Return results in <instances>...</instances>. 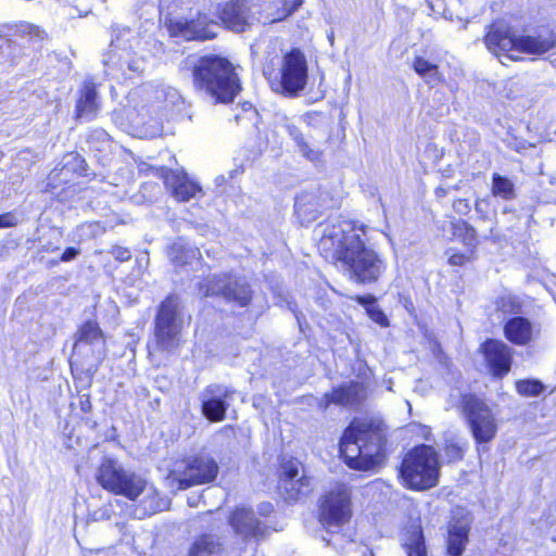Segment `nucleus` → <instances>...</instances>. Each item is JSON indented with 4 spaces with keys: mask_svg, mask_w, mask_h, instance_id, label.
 Wrapping results in <instances>:
<instances>
[{
    "mask_svg": "<svg viewBox=\"0 0 556 556\" xmlns=\"http://www.w3.org/2000/svg\"><path fill=\"white\" fill-rule=\"evenodd\" d=\"M80 409L84 413H88L91 409V402L88 395H84L80 399Z\"/></svg>",
    "mask_w": 556,
    "mask_h": 556,
    "instance_id": "obj_47",
    "label": "nucleus"
},
{
    "mask_svg": "<svg viewBox=\"0 0 556 556\" xmlns=\"http://www.w3.org/2000/svg\"><path fill=\"white\" fill-rule=\"evenodd\" d=\"M106 354L105 336L96 320H87L75 333L73 355L99 364Z\"/></svg>",
    "mask_w": 556,
    "mask_h": 556,
    "instance_id": "obj_12",
    "label": "nucleus"
},
{
    "mask_svg": "<svg viewBox=\"0 0 556 556\" xmlns=\"http://www.w3.org/2000/svg\"><path fill=\"white\" fill-rule=\"evenodd\" d=\"M86 556H115L112 548L90 551Z\"/></svg>",
    "mask_w": 556,
    "mask_h": 556,
    "instance_id": "obj_45",
    "label": "nucleus"
},
{
    "mask_svg": "<svg viewBox=\"0 0 556 556\" xmlns=\"http://www.w3.org/2000/svg\"><path fill=\"white\" fill-rule=\"evenodd\" d=\"M321 205L314 192H303L294 203V210L302 223H309L317 218Z\"/></svg>",
    "mask_w": 556,
    "mask_h": 556,
    "instance_id": "obj_28",
    "label": "nucleus"
},
{
    "mask_svg": "<svg viewBox=\"0 0 556 556\" xmlns=\"http://www.w3.org/2000/svg\"><path fill=\"white\" fill-rule=\"evenodd\" d=\"M488 49L498 59L517 61L520 53L542 55L556 47V34L541 31L536 35L515 36L510 27L496 23L493 24L486 36Z\"/></svg>",
    "mask_w": 556,
    "mask_h": 556,
    "instance_id": "obj_4",
    "label": "nucleus"
},
{
    "mask_svg": "<svg viewBox=\"0 0 556 556\" xmlns=\"http://www.w3.org/2000/svg\"><path fill=\"white\" fill-rule=\"evenodd\" d=\"M217 473V463L210 456L200 455L185 459L168 473L166 480L170 488L186 490L193 485L213 482Z\"/></svg>",
    "mask_w": 556,
    "mask_h": 556,
    "instance_id": "obj_9",
    "label": "nucleus"
},
{
    "mask_svg": "<svg viewBox=\"0 0 556 556\" xmlns=\"http://www.w3.org/2000/svg\"><path fill=\"white\" fill-rule=\"evenodd\" d=\"M421 430L425 437L429 433V429L427 427H421Z\"/></svg>",
    "mask_w": 556,
    "mask_h": 556,
    "instance_id": "obj_49",
    "label": "nucleus"
},
{
    "mask_svg": "<svg viewBox=\"0 0 556 556\" xmlns=\"http://www.w3.org/2000/svg\"><path fill=\"white\" fill-rule=\"evenodd\" d=\"M103 64L108 68V75L117 77V72L126 75V70L132 73L142 72L144 62L141 58H136L130 49L122 47L119 38H116L112 40Z\"/></svg>",
    "mask_w": 556,
    "mask_h": 556,
    "instance_id": "obj_15",
    "label": "nucleus"
},
{
    "mask_svg": "<svg viewBox=\"0 0 556 556\" xmlns=\"http://www.w3.org/2000/svg\"><path fill=\"white\" fill-rule=\"evenodd\" d=\"M4 39L0 36V41H3Z\"/></svg>",
    "mask_w": 556,
    "mask_h": 556,
    "instance_id": "obj_54",
    "label": "nucleus"
},
{
    "mask_svg": "<svg viewBox=\"0 0 556 556\" xmlns=\"http://www.w3.org/2000/svg\"><path fill=\"white\" fill-rule=\"evenodd\" d=\"M505 337L516 345H526L530 343L540 333L536 328L526 317H513L504 326Z\"/></svg>",
    "mask_w": 556,
    "mask_h": 556,
    "instance_id": "obj_23",
    "label": "nucleus"
},
{
    "mask_svg": "<svg viewBox=\"0 0 556 556\" xmlns=\"http://www.w3.org/2000/svg\"><path fill=\"white\" fill-rule=\"evenodd\" d=\"M264 75L274 91L295 97L304 90L307 84L306 58L299 49H292L281 58L278 70L265 66Z\"/></svg>",
    "mask_w": 556,
    "mask_h": 556,
    "instance_id": "obj_7",
    "label": "nucleus"
},
{
    "mask_svg": "<svg viewBox=\"0 0 556 556\" xmlns=\"http://www.w3.org/2000/svg\"><path fill=\"white\" fill-rule=\"evenodd\" d=\"M464 412L476 441L479 443L490 442L497 430L491 409L479 399L466 396L464 399Z\"/></svg>",
    "mask_w": 556,
    "mask_h": 556,
    "instance_id": "obj_13",
    "label": "nucleus"
},
{
    "mask_svg": "<svg viewBox=\"0 0 556 556\" xmlns=\"http://www.w3.org/2000/svg\"><path fill=\"white\" fill-rule=\"evenodd\" d=\"M218 25L208 21L205 15H199L192 21H176L170 23L169 30L174 36L186 40H207L216 36Z\"/></svg>",
    "mask_w": 556,
    "mask_h": 556,
    "instance_id": "obj_19",
    "label": "nucleus"
},
{
    "mask_svg": "<svg viewBox=\"0 0 556 556\" xmlns=\"http://www.w3.org/2000/svg\"><path fill=\"white\" fill-rule=\"evenodd\" d=\"M67 159L73 160L75 162L74 169L79 170V173L83 174V172L85 170V165H86L85 160H83L77 154H70V155H67Z\"/></svg>",
    "mask_w": 556,
    "mask_h": 556,
    "instance_id": "obj_44",
    "label": "nucleus"
},
{
    "mask_svg": "<svg viewBox=\"0 0 556 556\" xmlns=\"http://www.w3.org/2000/svg\"><path fill=\"white\" fill-rule=\"evenodd\" d=\"M439 472L438 454L429 445H419L408 452L400 468L403 484L417 491L435 486L439 481Z\"/></svg>",
    "mask_w": 556,
    "mask_h": 556,
    "instance_id": "obj_6",
    "label": "nucleus"
},
{
    "mask_svg": "<svg viewBox=\"0 0 556 556\" xmlns=\"http://www.w3.org/2000/svg\"><path fill=\"white\" fill-rule=\"evenodd\" d=\"M233 394V391L224 386H208L202 392V413L213 422L224 420L225 413L229 406L227 400Z\"/></svg>",
    "mask_w": 556,
    "mask_h": 556,
    "instance_id": "obj_17",
    "label": "nucleus"
},
{
    "mask_svg": "<svg viewBox=\"0 0 556 556\" xmlns=\"http://www.w3.org/2000/svg\"><path fill=\"white\" fill-rule=\"evenodd\" d=\"M340 556H345V555H340Z\"/></svg>",
    "mask_w": 556,
    "mask_h": 556,
    "instance_id": "obj_55",
    "label": "nucleus"
},
{
    "mask_svg": "<svg viewBox=\"0 0 556 556\" xmlns=\"http://www.w3.org/2000/svg\"><path fill=\"white\" fill-rule=\"evenodd\" d=\"M162 177L167 191L179 202H188L203 195L199 182L191 179L184 169H163Z\"/></svg>",
    "mask_w": 556,
    "mask_h": 556,
    "instance_id": "obj_16",
    "label": "nucleus"
},
{
    "mask_svg": "<svg viewBox=\"0 0 556 556\" xmlns=\"http://www.w3.org/2000/svg\"><path fill=\"white\" fill-rule=\"evenodd\" d=\"M413 67L415 72L426 80L427 84L437 85L442 80L438 65L421 56H417L414 60Z\"/></svg>",
    "mask_w": 556,
    "mask_h": 556,
    "instance_id": "obj_31",
    "label": "nucleus"
},
{
    "mask_svg": "<svg viewBox=\"0 0 556 556\" xmlns=\"http://www.w3.org/2000/svg\"><path fill=\"white\" fill-rule=\"evenodd\" d=\"M279 486L290 500L295 501L311 492L312 479L305 475L302 464L291 458L281 464Z\"/></svg>",
    "mask_w": 556,
    "mask_h": 556,
    "instance_id": "obj_14",
    "label": "nucleus"
},
{
    "mask_svg": "<svg viewBox=\"0 0 556 556\" xmlns=\"http://www.w3.org/2000/svg\"><path fill=\"white\" fill-rule=\"evenodd\" d=\"M224 547L219 538L213 534H203L194 540L189 556H223Z\"/></svg>",
    "mask_w": 556,
    "mask_h": 556,
    "instance_id": "obj_29",
    "label": "nucleus"
},
{
    "mask_svg": "<svg viewBox=\"0 0 556 556\" xmlns=\"http://www.w3.org/2000/svg\"><path fill=\"white\" fill-rule=\"evenodd\" d=\"M79 250L77 248H67L61 255V262H71L79 255Z\"/></svg>",
    "mask_w": 556,
    "mask_h": 556,
    "instance_id": "obj_41",
    "label": "nucleus"
},
{
    "mask_svg": "<svg viewBox=\"0 0 556 556\" xmlns=\"http://www.w3.org/2000/svg\"><path fill=\"white\" fill-rule=\"evenodd\" d=\"M453 207L459 214H467L470 211L468 201L462 199L455 201Z\"/></svg>",
    "mask_w": 556,
    "mask_h": 556,
    "instance_id": "obj_42",
    "label": "nucleus"
},
{
    "mask_svg": "<svg viewBox=\"0 0 556 556\" xmlns=\"http://www.w3.org/2000/svg\"><path fill=\"white\" fill-rule=\"evenodd\" d=\"M99 110V102L93 83H86L84 85L81 96L76 105V117L92 119Z\"/></svg>",
    "mask_w": 556,
    "mask_h": 556,
    "instance_id": "obj_27",
    "label": "nucleus"
},
{
    "mask_svg": "<svg viewBox=\"0 0 556 556\" xmlns=\"http://www.w3.org/2000/svg\"><path fill=\"white\" fill-rule=\"evenodd\" d=\"M386 429L380 420L354 419L340 441V453L349 467L371 470L384 460Z\"/></svg>",
    "mask_w": 556,
    "mask_h": 556,
    "instance_id": "obj_2",
    "label": "nucleus"
},
{
    "mask_svg": "<svg viewBox=\"0 0 556 556\" xmlns=\"http://www.w3.org/2000/svg\"><path fill=\"white\" fill-rule=\"evenodd\" d=\"M222 22L233 31H244L254 20L252 0H231L220 11Z\"/></svg>",
    "mask_w": 556,
    "mask_h": 556,
    "instance_id": "obj_21",
    "label": "nucleus"
},
{
    "mask_svg": "<svg viewBox=\"0 0 556 556\" xmlns=\"http://www.w3.org/2000/svg\"><path fill=\"white\" fill-rule=\"evenodd\" d=\"M163 93L165 94V102H167L168 104L177 105L181 102L180 96L174 88L168 87L167 89L163 90Z\"/></svg>",
    "mask_w": 556,
    "mask_h": 556,
    "instance_id": "obj_40",
    "label": "nucleus"
},
{
    "mask_svg": "<svg viewBox=\"0 0 556 556\" xmlns=\"http://www.w3.org/2000/svg\"><path fill=\"white\" fill-rule=\"evenodd\" d=\"M445 454L450 458V460H457L463 457L464 448L460 444L456 442H448L445 445Z\"/></svg>",
    "mask_w": 556,
    "mask_h": 556,
    "instance_id": "obj_38",
    "label": "nucleus"
},
{
    "mask_svg": "<svg viewBox=\"0 0 556 556\" xmlns=\"http://www.w3.org/2000/svg\"><path fill=\"white\" fill-rule=\"evenodd\" d=\"M13 216L10 214L0 215V228L13 226Z\"/></svg>",
    "mask_w": 556,
    "mask_h": 556,
    "instance_id": "obj_46",
    "label": "nucleus"
},
{
    "mask_svg": "<svg viewBox=\"0 0 556 556\" xmlns=\"http://www.w3.org/2000/svg\"><path fill=\"white\" fill-rule=\"evenodd\" d=\"M363 556H374V554L369 552L368 554H364Z\"/></svg>",
    "mask_w": 556,
    "mask_h": 556,
    "instance_id": "obj_53",
    "label": "nucleus"
},
{
    "mask_svg": "<svg viewBox=\"0 0 556 556\" xmlns=\"http://www.w3.org/2000/svg\"><path fill=\"white\" fill-rule=\"evenodd\" d=\"M448 228L452 236L460 239L466 245L471 247L476 243V231L465 220H451L448 223Z\"/></svg>",
    "mask_w": 556,
    "mask_h": 556,
    "instance_id": "obj_33",
    "label": "nucleus"
},
{
    "mask_svg": "<svg viewBox=\"0 0 556 556\" xmlns=\"http://www.w3.org/2000/svg\"><path fill=\"white\" fill-rule=\"evenodd\" d=\"M437 193H438V194H443V193H444V191H443V190H437Z\"/></svg>",
    "mask_w": 556,
    "mask_h": 556,
    "instance_id": "obj_52",
    "label": "nucleus"
},
{
    "mask_svg": "<svg viewBox=\"0 0 556 556\" xmlns=\"http://www.w3.org/2000/svg\"><path fill=\"white\" fill-rule=\"evenodd\" d=\"M403 545L408 556H427L425 538L419 520H412L405 527Z\"/></svg>",
    "mask_w": 556,
    "mask_h": 556,
    "instance_id": "obj_26",
    "label": "nucleus"
},
{
    "mask_svg": "<svg viewBox=\"0 0 556 556\" xmlns=\"http://www.w3.org/2000/svg\"><path fill=\"white\" fill-rule=\"evenodd\" d=\"M88 227H90V228H97V229H98V228H100V226H99L98 224H90V225H88Z\"/></svg>",
    "mask_w": 556,
    "mask_h": 556,
    "instance_id": "obj_50",
    "label": "nucleus"
},
{
    "mask_svg": "<svg viewBox=\"0 0 556 556\" xmlns=\"http://www.w3.org/2000/svg\"><path fill=\"white\" fill-rule=\"evenodd\" d=\"M366 397V389L363 383L351 382L332 390L324 396V407H328L330 403L339 405H356Z\"/></svg>",
    "mask_w": 556,
    "mask_h": 556,
    "instance_id": "obj_24",
    "label": "nucleus"
},
{
    "mask_svg": "<svg viewBox=\"0 0 556 556\" xmlns=\"http://www.w3.org/2000/svg\"><path fill=\"white\" fill-rule=\"evenodd\" d=\"M181 329L177 296H168L162 302L155 318L154 340L160 351H172L178 346Z\"/></svg>",
    "mask_w": 556,
    "mask_h": 556,
    "instance_id": "obj_11",
    "label": "nucleus"
},
{
    "mask_svg": "<svg viewBox=\"0 0 556 556\" xmlns=\"http://www.w3.org/2000/svg\"><path fill=\"white\" fill-rule=\"evenodd\" d=\"M282 121L285 129L294 140L299 152L311 162L319 161L321 157V151L319 149L311 148L302 131L294 124H292L289 118L283 117Z\"/></svg>",
    "mask_w": 556,
    "mask_h": 556,
    "instance_id": "obj_30",
    "label": "nucleus"
},
{
    "mask_svg": "<svg viewBox=\"0 0 556 556\" xmlns=\"http://www.w3.org/2000/svg\"><path fill=\"white\" fill-rule=\"evenodd\" d=\"M352 516V491L349 485L337 483L320 497L319 521L328 534L323 539L327 546L349 553L353 540L344 532V527L349 525Z\"/></svg>",
    "mask_w": 556,
    "mask_h": 556,
    "instance_id": "obj_3",
    "label": "nucleus"
},
{
    "mask_svg": "<svg viewBox=\"0 0 556 556\" xmlns=\"http://www.w3.org/2000/svg\"><path fill=\"white\" fill-rule=\"evenodd\" d=\"M492 192L494 195L505 200L513 199L515 197L514 184L508 178L494 174L492 178Z\"/></svg>",
    "mask_w": 556,
    "mask_h": 556,
    "instance_id": "obj_34",
    "label": "nucleus"
},
{
    "mask_svg": "<svg viewBox=\"0 0 556 556\" xmlns=\"http://www.w3.org/2000/svg\"><path fill=\"white\" fill-rule=\"evenodd\" d=\"M437 193H438V194H443V193H444V191H443V190H437Z\"/></svg>",
    "mask_w": 556,
    "mask_h": 556,
    "instance_id": "obj_51",
    "label": "nucleus"
},
{
    "mask_svg": "<svg viewBox=\"0 0 556 556\" xmlns=\"http://www.w3.org/2000/svg\"><path fill=\"white\" fill-rule=\"evenodd\" d=\"M140 495H143V498L139 502V506L136 507L134 511L135 518L143 519L147 516L154 515L169 507V500L161 497L156 489L148 484L147 481Z\"/></svg>",
    "mask_w": 556,
    "mask_h": 556,
    "instance_id": "obj_25",
    "label": "nucleus"
},
{
    "mask_svg": "<svg viewBox=\"0 0 556 556\" xmlns=\"http://www.w3.org/2000/svg\"><path fill=\"white\" fill-rule=\"evenodd\" d=\"M465 262V256L460 254H454L450 257V263L452 265H463Z\"/></svg>",
    "mask_w": 556,
    "mask_h": 556,
    "instance_id": "obj_48",
    "label": "nucleus"
},
{
    "mask_svg": "<svg viewBox=\"0 0 556 556\" xmlns=\"http://www.w3.org/2000/svg\"><path fill=\"white\" fill-rule=\"evenodd\" d=\"M195 256L197 250L188 247L181 240L174 242L168 249V257L174 264L178 266H182L189 263Z\"/></svg>",
    "mask_w": 556,
    "mask_h": 556,
    "instance_id": "obj_32",
    "label": "nucleus"
},
{
    "mask_svg": "<svg viewBox=\"0 0 556 556\" xmlns=\"http://www.w3.org/2000/svg\"><path fill=\"white\" fill-rule=\"evenodd\" d=\"M358 302L362 304H366V311L369 317L382 327H387L389 325L388 317L386 314L375 304V300L372 296L358 298Z\"/></svg>",
    "mask_w": 556,
    "mask_h": 556,
    "instance_id": "obj_35",
    "label": "nucleus"
},
{
    "mask_svg": "<svg viewBox=\"0 0 556 556\" xmlns=\"http://www.w3.org/2000/svg\"><path fill=\"white\" fill-rule=\"evenodd\" d=\"M193 65V78L198 88L205 91L216 102H231L240 90L239 79L231 63L219 56H203Z\"/></svg>",
    "mask_w": 556,
    "mask_h": 556,
    "instance_id": "obj_5",
    "label": "nucleus"
},
{
    "mask_svg": "<svg viewBox=\"0 0 556 556\" xmlns=\"http://www.w3.org/2000/svg\"><path fill=\"white\" fill-rule=\"evenodd\" d=\"M111 254L119 262H126L130 258V251L123 247H113Z\"/></svg>",
    "mask_w": 556,
    "mask_h": 556,
    "instance_id": "obj_39",
    "label": "nucleus"
},
{
    "mask_svg": "<svg viewBox=\"0 0 556 556\" xmlns=\"http://www.w3.org/2000/svg\"><path fill=\"white\" fill-rule=\"evenodd\" d=\"M302 3V0H283L285 5V16L291 14L294 10H296L298 7H300Z\"/></svg>",
    "mask_w": 556,
    "mask_h": 556,
    "instance_id": "obj_43",
    "label": "nucleus"
},
{
    "mask_svg": "<svg viewBox=\"0 0 556 556\" xmlns=\"http://www.w3.org/2000/svg\"><path fill=\"white\" fill-rule=\"evenodd\" d=\"M517 392L523 396H538L543 390L544 386L539 380H519L516 383Z\"/></svg>",
    "mask_w": 556,
    "mask_h": 556,
    "instance_id": "obj_36",
    "label": "nucleus"
},
{
    "mask_svg": "<svg viewBox=\"0 0 556 556\" xmlns=\"http://www.w3.org/2000/svg\"><path fill=\"white\" fill-rule=\"evenodd\" d=\"M448 526L447 553L451 556H460L468 542L470 520L463 511L457 513Z\"/></svg>",
    "mask_w": 556,
    "mask_h": 556,
    "instance_id": "obj_22",
    "label": "nucleus"
},
{
    "mask_svg": "<svg viewBox=\"0 0 556 556\" xmlns=\"http://www.w3.org/2000/svg\"><path fill=\"white\" fill-rule=\"evenodd\" d=\"M316 236L320 254L333 262L351 279L371 282L383 271L382 260L365 245L363 225L358 226L352 220L325 224L316 229Z\"/></svg>",
    "mask_w": 556,
    "mask_h": 556,
    "instance_id": "obj_1",
    "label": "nucleus"
},
{
    "mask_svg": "<svg viewBox=\"0 0 556 556\" xmlns=\"http://www.w3.org/2000/svg\"><path fill=\"white\" fill-rule=\"evenodd\" d=\"M202 296H222L228 302L247 306L252 299V290L244 278L229 274L206 277L199 287Z\"/></svg>",
    "mask_w": 556,
    "mask_h": 556,
    "instance_id": "obj_10",
    "label": "nucleus"
},
{
    "mask_svg": "<svg viewBox=\"0 0 556 556\" xmlns=\"http://www.w3.org/2000/svg\"><path fill=\"white\" fill-rule=\"evenodd\" d=\"M98 483L106 491L136 501L146 486L139 475L126 470L118 462L104 458L98 468Z\"/></svg>",
    "mask_w": 556,
    "mask_h": 556,
    "instance_id": "obj_8",
    "label": "nucleus"
},
{
    "mask_svg": "<svg viewBox=\"0 0 556 556\" xmlns=\"http://www.w3.org/2000/svg\"><path fill=\"white\" fill-rule=\"evenodd\" d=\"M17 31L23 37H27L30 40H43L47 36V34L43 29H41L37 25H33L29 23H22L21 25H18Z\"/></svg>",
    "mask_w": 556,
    "mask_h": 556,
    "instance_id": "obj_37",
    "label": "nucleus"
},
{
    "mask_svg": "<svg viewBox=\"0 0 556 556\" xmlns=\"http://www.w3.org/2000/svg\"><path fill=\"white\" fill-rule=\"evenodd\" d=\"M481 352L493 376L502 377L510 370L513 350L498 340H486Z\"/></svg>",
    "mask_w": 556,
    "mask_h": 556,
    "instance_id": "obj_20",
    "label": "nucleus"
},
{
    "mask_svg": "<svg viewBox=\"0 0 556 556\" xmlns=\"http://www.w3.org/2000/svg\"><path fill=\"white\" fill-rule=\"evenodd\" d=\"M229 523L237 536L242 541L260 540L267 531L265 526L255 517L250 508L238 507L231 514Z\"/></svg>",
    "mask_w": 556,
    "mask_h": 556,
    "instance_id": "obj_18",
    "label": "nucleus"
}]
</instances>
